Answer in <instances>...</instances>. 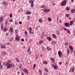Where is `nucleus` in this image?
Segmentation results:
<instances>
[{"label":"nucleus","instance_id":"nucleus-1","mask_svg":"<svg viewBox=\"0 0 75 75\" xmlns=\"http://www.w3.org/2000/svg\"><path fill=\"white\" fill-rule=\"evenodd\" d=\"M6 65L8 69H10L11 67H14V64H10L8 63H6Z\"/></svg>","mask_w":75,"mask_h":75},{"label":"nucleus","instance_id":"nucleus-2","mask_svg":"<svg viewBox=\"0 0 75 75\" xmlns=\"http://www.w3.org/2000/svg\"><path fill=\"white\" fill-rule=\"evenodd\" d=\"M67 4V1L65 0L63 1L62 3H61V6H65Z\"/></svg>","mask_w":75,"mask_h":75},{"label":"nucleus","instance_id":"nucleus-3","mask_svg":"<svg viewBox=\"0 0 75 75\" xmlns=\"http://www.w3.org/2000/svg\"><path fill=\"white\" fill-rule=\"evenodd\" d=\"M50 10L49 9H44L43 10V12L44 13H48L50 12Z\"/></svg>","mask_w":75,"mask_h":75},{"label":"nucleus","instance_id":"nucleus-4","mask_svg":"<svg viewBox=\"0 0 75 75\" xmlns=\"http://www.w3.org/2000/svg\"><path fill=\"white\" fill-rule=\"evenodd\" d=\"M23 70L25 74H29V72H28V71L27 69H24Z\"/></svg>","mask_w":75,"mask_h":75},{"label":"nucleus","instance_id":"nucleus-5","mask_svg":"<svg viewBox=\"0 0 75 75\" xmlns=\"http://www.w3.org/2000/svg\"><path fill=\"white\" fill-rule=\"evenodd\" d=\"M58 54L59 57H61V55H62L61 51L60 50L58 52Z\"/></svg>","mask_w":75,"mask_h":75},{"label":"nucleus","instance_id":"nucleus-6","mask_svg":"<svg viewBox=\"0 0 75 75\" xmlns=\"http://www.w3.org/2000/svg\"><path fill=\"white\" fill-rule=\"evenodd\" d=\"M45 35V34L44 33V32L42 33V35L41 37L42 40V39H43V38H44Z\"/></svg>","mask_w":75,"mask_h":75},{"label":"nucleus","instance_id":"nucleus-7","mask_svg":"<svg viewBox=\"0 0 75 75\" xmlns=\"http://www.w3.org/2000/svg\"><path fill=\"white\" fill-rule=\"evenodd\" d=\"M3 19H4V17L3 16H2L0 18V22H1L3 21Z\"/></svg>","mask_w":75,"mask_h":75},{"label":"nucleus","instance_id":"nucleus-8","mask_svg":"<svg viewBox=\"0 0 75 75\" xmlns=\"http://www.w3.org/2000/svg\"><path fill=\"white\" fill-rule=\"evenodd\" d=\"M65 25L66 27H69L70 26L69 25V23H66L64 24Z\"/></svg>","mask_w":75,"mask_h":75},{"label":"nucleus","instance_id":"nucleus-9","mask_svg":"<svg viewBox=\"0 0 75 75\" xmlns=\"http://www.w3.org/2000/svg\"><path fill=\"white\" fill-rule=\"evenodd\" d=\"M39 44L40 45H41V44H42V43H44V41L42 40H40L39 42Z\"/></svg>","mask_w":75,"mask_h":75},{"label":"nucleus","instance_id":"nucleus-10","mask_svg":"<svg viewBox=\"0 0 75 75\" xmlns=\"http://www.w3.org/2000/svg\"><path fill=\"white\" fill-rule=\"evenodd\" d=\"M52 65L53 68H54V69H57V65L54 64H52Z\"/></svg>","mask_w":75,"mask_h":75},{"label":"nucleus","instance_id":"nucleus-11","mask_svg":"<svg viewBox=\"0 0 75 75\" xmlns=\"http://www.w3.org/2000/svg\"><path fill=\"white\" fill-rule=\"evenodd\" d=\"M1 48H2V49H3V48L5 49V48H6V45H3L1 46Z\"/></svg>","mask_w":75,"mask_h":75},{"label":"nucleus","instance_id":"nucleus-12","mask_svg":"<svg viewBox=\"0 0 75 75\" xmlns=\"http://www.w3.org/2000/svg\"><path fill=\"white\" fill-rule=\"evenodd\" d=\"M29 31L30 34L31 35V34H32V31L31 30V27H30L29 28Z\"/></svg>","mask_w":75,"mask_h":75},{"label":"nucleus","instance_id":"nucleus-13","mask_svg":"<svg viewBox=\"0 0 75 75\" xmlns=\"http://www.w3.org/2000/svg\"><path fill=\"white\" fill-rule=\"evenodd\" d=\"M52 37H53V38H54L55 39L57 38V36H56V35L55 34H52Z\"/></svg>","mask_w":75,"mask_h":75},{"label":"nucleus","instance_id":"nucleus-14","mask_svg":"<svg viewBox=\"0 0 75 75\" xmlns=\"http://www.w3.org/2000/svg\"><path fill=\"white\" fill-rule=\"evenodd\" d=\"M16 41H20V38H19V37H18V36H17L16 38Z\"/></svg>","mask_w":75,"mask_h":75},{"label":"nucleus","instance_id":"nucleus-15","mask_svg":"<svg viewBox=\"0 0 75 75\" xmlns=\"http://www.w3.org/2000/svg\"><path fill=\"white\" fill-rule=\"evenodd\" d=\"M71 13H74L75 12V9H72L71 11Z\"/></svg>","mask_w":75,"mask_h":75},{"label":"nucleus","instance_id":"nucleus-16","mask_svg":"<svg viewBox=\"0 0 75 75\" xmlns=\"http://www.w3.org/2000/svg\"><path fill=\"white\" fill-rule=\"evenodd\" d=\"M28 52L29 55H30V54H31V51L30 50V49H28Z\"/></svg>","mask_w":75,"mask_h":75},{"label":"nucleus","instance_id":"nucleus-17","mask_svg":"<svg viewBox=\"0 0 75 75\" xmlns=\"http://www.w3.org/2000/svg\"><path fill=\"white\" fill-rule=\"evenodd\" d=\"M52 44L53 45H55V44H56V42L54 41H52Z\"/></svg>","mask_w":75,"mask_h":75},{"label":"nucleus","instance_id":"nucleus-18","mask_svg":"<svg viewBox=\"0 0 75 75\" xmlns=\"http://www.w3.org/2000/svg\"><path fill=\"white\" fill-rule=\"evenodd\" d=\"M74 21H71L70 22V25H72V24H73V23H74Z\"/></svg>","mask_w":75,"mask_h":75},{"label":"nucleus","instance_id":"nucleus-19","mask_svg":"<svg viewBox=\"0 0 75 75\" xmlns=\"http://www.w3.org/2000/svg\"><path fill=\"white\" fill-rule=\"evenodd\" d=\"M10 29L11 32H13V28L12 27H11Z\"/></svg>","mask_w":75,"mask_h":75},{"label":"nucleus","instance_id":"nucleus-20","mask_svg":"<svg viewBox=\"0 0 75 75\" xmlns=\"http://www.w3.org/2000/svg\"><path fill=\"white\" fill-rule=\"evenodd\" d=\"M29 2L30 3H34V1L33 0H29Z\"/></svg>","mask_w":75,"mask_h":75},{"label":"nucleus","instance_id":"nucleus-21","mask_svg":"<svg viewBox=\"0 0 75 75\" xmlns=\"http://www.w3.org/2000/svg\"><path fill=\"white\" fill-rule=\"evenodd\" d=\"M69 49H67V54H69Z\"/></svg>","mask_w":75,"mask_h":75},{"label":"nucleus","instance_id":"nucleus-22","mask_svg":"<svg viewBox=\"0 0 75 75\" xmlns=\"http://www.w3.org/2000/svg\"><path fill=\"white\" fill-rule=\"evenodd\" d=\"M1 30L3 29V23L1 24Z\"/></svg>","mask_w":75,"mask_h":75},{"label":"nucleus","instance_id":"nucleus-23","mask_svg":"<svg viewBox=\"0 0 75 75\" xmlns=\"http://www.w3.org/2000/svg\"><path fill=\"white\" fill-rule=\"evenodd\" d=\"M27 14L28 15L29 14H31V13L29 11H28L27 12Z\"/></svg>","mask_w":75,"mask_h":75},{"label":"nucleus","instance_id":"nucleus-24","mask_svg":"<svg viewBox=\"0 0 75 75\" xmlns=\"http://www.w3.org/2000/svg\"><path fill=\"white\" fill-rule=\"evenodd\" d=\"M47 39L49 40V41H51L52 40V38H51L48 37H47Z\"/></svg>","mask_w":75,"mask_h":75},{"label":"nucleus","instance_id":"nucleus-25","mask_svg":"<svg viewBox=\"0 0 75 75\" xmlns=\"http://www.w3.org/2000/svg\"><path fill=\"white\" fill-rule=\"evenodd\" d=\"M67 33H68V34H71V32L69 31V30H67Z\"/></svg>","mask_w":75,"mask_h":75},{"label":"nucleus","instance_id":"nucleus-26","mask_svg":"<svg viewBox=\"0 0 75 75\" xmlns=\"http://www.w3.org/2000/svg\"><path fill=\"white\" fill-rule=\"evenodd\" d=\"M44 70H45V71H46V72H48V69H47V68H45L44 69Z\"/></svg>","mask_w":75,"mask_h":75},{"label":"nucleus","instance_id":"nucleus-27","mask_svg":"<svg viewBox=\"0 0 75 75\" xmlns=\"http://www.w3.org/2000/svg\"><path fill=\"white\" fill-rule=\"evenodd\" d=\"M43 64H44L47 65V64H48V62H47L46 61H44L43 62Z\"/></svg>","mask_w":75,"mask_h":75},{"label":"nucleus","instance_id":"nucleus-28","mask_svg":"<svg viewBox=\"0 0 75 75\" xmlns=\"http://www.w3.org/2000/svg\"><path fill=\"white\" fill-rule=\"evenodd\" d=\"M51 60L52 62H55V60L54 59L52 58H51L50 59Z\"/></svg>","mask_w":75,"mask_h":75},{"label":"nucleus","instance_id":"nucleus-29","mask_svg":"<svg viewBox=\"0 0 75 75\" xmlns=\"http://www.w3.org/2000/svg\"><path fill=\"white\" fill-rule=\"evenodd\" d=\"M6 52H2V55L3 56L4 55H6Z\"/></svg>","mask_w":75,"mask_h":75},{"label":"nucleus","instance_id":"nucleus-30","mask_svg":"<svg viewBox=\"0 0 75 75\" xmlns=\"http://www.w3.org/2000/svg\"><path fill=\"white\" fill-rule=\"evenodd\" d=\"M47 50H49V51H51V49L49 47H47Z\"/></svg>","mask_w":75,"mask_h":75},{"label":"nucleus","instance_id":"nucleus-31","mask_svg":"<svg viewBox=\"0 0 75 75\" xmlns=\"http://www.w3.org/2000/svg\"><path fill=\"white\" fill-rule=\"evenodd\" d=\"M35 67H36V64H33V69L34 70V69H35Z\"/></svg>","mask_w":75,"mask_h":75},{"label":"nucleus","instance_id":"nucleus-32","mask_svg":"<svg viewBox=\"0 0 75 75\" xmlns=\"http://www.w3.org/2000/svg\"><path fill=\"white\" fill-rule=\"evenodd\" d=\"M66 17H69V16H70V15H69V14H66L65 15Z\"/></svg>","mask_w":75,"mask_h":75},{"label":"nucleus","instance_id":"nucleus-33","mask_svg":"<svg viewBox=\"0 0 75 75\" xmlns=\"http://www.w3.org/2000/svg\"><path fill=\"white\" fill-rule=\"evenodd\" d=\"M39 72H40V75H41L42 74V72H41V70H39Z\"/></svg>","mask_w":75,"mask_h":75},{"label":"nucleus","instance_id":"nucleus-34","mask_svg":"<svg viewBox=\"0 0 75 75\" xmlns=\"http://www.w3.org/2000/svg\"><path fill=\"white\" fill-rule=\"evenodd\" d=\"M11 62V61L10 60H8V62L7 63H8V64H10Z\"/></svg>","mask_w":75,"mask_h":75},{"label":"nucleus","instance_id":"nucleus-35","mask_svg":"<svg viewBox=\"0 0 75 75\" xmlns=\"http://www.w3.org/2000/svg\"><path fill=\"white\" fill-rule=\"evenodd\" d=\"M3 3L4 5H7V2H4Z\"/></svg>","mask_w":75,"mask_h":75},{"label":"nucleus","instance_id":"nucleus-36","mask_svg":"<svg viewBox=\"0 0 75 75\" xmlns=\"http://www.w3.org/2000/svg\"><path fill=\"white\" fill-rule=\"evenodd\" d=\"M69 48L70 49H71V50H72L73 49V47L72 46H69Z\"/></svg>","mask_w":75,"mask_h":75},{"label":"nucleus","instance_id":"nucleus-37","mask_svg":"<svg viewBox=\"0 0 75 75\" xmlns=\"http://www.w3.org/2000/svg\"><path fill=\"white\" fill-rule=\"evenodd\" d=\"M65 46H67L68 45V43H67V42H66L65 43Z\"/></svg>","mask_w":75,"mask_h":75},{"label":"nucleus","instance_id":"nucleus-38","mask_svg":"<svg viewBox=\"0 0 75 75\" xmlns=\"http://www.w3.org/2000/svg\"><path fill=\"white\" fill-rule=\"evenodd\" d=\"M28 33L26 30L25 31V34L27 35Z\"/></svg>","mask_w":75,"mask_h":75},{"label":"nucleus","instance_id":"nucleus-39","mask_svg":"<svg viewBox=\"0 0 75 75\" xmlns=\"http://www.w3.org/2000/svg\"><path fill=\"white\" fill-rule=\"evenodd\" d=\"M75 68V67L74 68H72V69H71V71L72 72H74V69Z\"/></svg>","mask_w":75,"mask_h":75},{"label":"nucleus","instance_id":"nucleus-40","mask_svg":"<svg viewBox=\"0 0 75 75\" xmlns=\"http://www.w3.org/2000/svg\"><path fill=\"white\" fill-rule=\"evenodd\" d=\"M16 60L17 61V62H20V61H19V60H18V58H16Z\"/></svg>","mask_w":75,"mask_h":75},{"label":"nucleus","instance_id":"nucleus-41","mask_svg":"<svg viewBox=\"0 0 75 75\" xmlns=\"http://www.w3.org/2000/svg\"><path fill=\"white\" fill-rule=\"evenodd\" d=\"M22 67V64H20L19 65V68H20V69Z\"/></svg>","mask_w":75,"mask_h":75},{"label":"nucleus","instance_id":"nucleus-42","mask_svg":"<svg viewBox=\"0 0 75 75\" xmlns=\"http://www.w3.org/2000/svg\"><path fill=\"white\" fill-rule=\"evenodd\" d=\"M28 20H29L30 19V16H28V18H27Z\"/></svg>","mask_w":75,"mask_h":75},{"label":"nucleus","instance_id":"nucleus-43","mask_svg":"<svg viewBox=\"0 0 75 75\" xmlns=\"http://www.w3.org/2000/svg\"><path fill=\"white\" fill-rule=\"evenodd\" d=\"M51 20H52L51 18H49L48 19V21H51Z\"/></svg>","mask_w":75,"mask_h":75},{"label":"nucleus","instance_id":"nucleus-44","mask_svg":"<svg viewBox=\"0 0 75 75\" xmlns=\"http://www.w3.org/2000/svg\"><path fill=\"white\" fill-rule=\"evenodd\" d=\"M33 6H34V3H32L31 4V7H33Z\"/></svg>","mask_w":75,"mask_h":75},{"label":"nucleus","instance_id":"nucleus-45","mask_svg":"<svg viewBox=\"0 0 75 75\" xmlns=\"http://www.w3.org/2000/svg\"><path fill=\"white\" fill-rule=\"evenodd\" d=\"M15 32V33H16V34H17V33H18V30H17V29L16 30Z\"/></svg>","mask_w":75,"mask_h":75},{"label":"nucleus","instance_id":"nucleus-46","mask_svg":"<svg viewBox=\"0 0 75 75\" xmlns=\"http://www.w3.org/2000/svg\"><path fill=\"white\" fill-rule=\"evenodd\" d=\"M63 29L64 31H67V29L65 27Z\"/></svg>","mask_w":75,"mask_h":75},{"label":"nucleus","instance_id":"nucleus-47","mask_svg":"<svg viewBox=\"0 0 75 75\" xmlns=\"http://www.w3.org/2000/svg\"><path fill=\"white\" fill-rule=\"evenodd\" d=\"M7 23H8V21L7 20H6L5 21V24H7Z\"/></svg>","mask_w":75,"mask_h":75},{"label":"nucleus","instance_id":"nucleus-48","mask_svg":"<svg viewBox=\"0 0 75 75\" xmlns=\"http://www.w3.org/2000/svg\"><path fill=\"white\" fill-rule=\"evenodd\" d=\"M13 19H11L9 20V22H13Z\"/></svg>","mask_w":75,"mask_h":75},{"label":"nucleus","instance_id":"nucleus-49","mask_svg":"<svg viewBox=\"0 0 75 75\" xmlns=\"http://www.w3.org/2000/svg\"><path fill=\"white\" fill-rule=\"evenodd\" d=\"M10 17L11 18H12V14H10L9 15Z\"/></svg>","mask_w":75,"mask_h":75},{"label":"nucleus","instance_id":"nucleus-50","mask_svg":"<svg viewBox=\"0 0 75 75\" xmlns=\"http://www.w3.org/2000/svg\"><path fill=\"white\" fill-rule=\"evenodd\" d=\"M67 10H69V7H67Z\"/></svg>","mask_w":75,"mask_h":75},{"label":"nucleus","instance_id":"nucleus-51","mask_svg":"<svg viewBox=\"0 0 75 75\" xmlns=\"http://www.w3.org/2000/svg\"><path fill=\"white\" fill-rule=\"evenodd\" d=\"M45 6L44 5H42L41 6V8H43V7H44Z\"/></svg>","mask_w":75,"mask_h":75},{"label":"nucleus","instance_id":"nucleus-52","mask_svg":"<svg viewBox=\"0 0 75 75\" xmlns=\"http://www.w3.org/2000/svg\"><path fill=\"white\" fill-rule=\"evenodd\" d=\"M13 40V38H12L10 39V40L11 41H12Z\"/></svg>","mask_w":75,"mask_h":75},{"label":"nucleus","instance_id":"nucleus-53","mask_svg":"<svg viewBox=\"0 0 75 75\" xmlns=\"http://www.w3.org/2000/svg\"><path fill=\"white\" fill-rule=\"evenodd\" d=\"M39 21L40 23H42V20H41V19H40L39 20Z\"/></svg>","mask_w":75,"mask_h":75},{"label":"nucleus","instance_id":"nucleus-54","mask_svg":"<svg viewBox=\"0 0 75 75\" xmlns=\"http://www.w3.org/2000/svg\"><path fill=\"white\" fill-rule=\"evenodd\" d=\"M19 24H22V22H21V21L19 22Z\"/></svg>","mask_w":75,"mask_h":75},{"label":"nucleus","instance_id":"nucleus-55","mask_svg":"<svg viewBox=\"0 0 75 75\" xmlns=\"http://www.w3.org/2000/svg\"><path fill=\"white\" fill-rule=\"evenodd\" d=\"M15 25H17V22H15Z\"/></svg>","mask_w":75,"mask_h":75},{"label":"nucleus","instance_id":"nucleus-56","mask_svg":"<svg viewBox=\"0 0 75 75\" xmlns=\"http://www.w3.org/2000/svg\"><path fill=\"white\" fill-rule=\"evenodd\" d=\"M21 75H24V73H23V72H21Z\"/></svg>","mask_w":75,"mask_h":75},{"label":"nucleus","instance_id":"nucleus-57","mask_svg":"<svg viewBox=\"0 0 75 75\" xmlns=\"http://www.w3.org/2000/svg\"><path fill=\"white\" fill-rule=\"evenodd\" d=\"M4 30L5 31H7V29L6 28H5L4 29Z\"/></svg>","mask_w":75,"mask_h":75},{"label":"nucleus","instance_id":"nucleus-58","mask_svg":"<svg viewBox=\"0 0 75 75\" xmlns=\"http://www.w3.org/2000/svg\"><path fill=\"white\" fill-rule=\"evenodd\" d=\"M33 41V39H30L29 40L30 42H31V41Z\"/></svg>","mask_w":75,"mask_h":75},{"label":"nucleus","instance_id":"nucleus-59","mask_svg":"<svg viewBox=\"0 0 75 75\" xmlns=\"http://www.w3.org/2000/svg\"><path fill=\"white\" fill-rule=\"evenodd\" d=\"M59 22L60 23H62V21H61V20H59Z\"/></svg>","mask_w":75,"mask_h":75},{"label":"nucleus","instance_id":"nucleus-60","mask_svg":"<svg viewBox=\"0 0 75 75\" xmlns=\"http://www.w3.org/2000/svg\"><path fill=\"white\" fill-rule=\"evenodd\" d=\"M62 64V62H59V65H61Z\"/></svg>","mask_w":75,"mask_h":75},{"label":"nucleus","instance_id":"nucleus-61","mask_svg":"<svg viewBox=\"0 0 75 75\" xmlns=\"http://www.w3.org/2000/svg\"><path fill=\"white\" fill-rule=\"evenodd\" d=\"M22 41H24V39H21Z\"/></svg>","mask_w":75,"mask_h":75},{"label":"nucleus","instance_id":"nucleus-62","mask_svg":"<svg viewBox=\"0 0 75 75\" xmlns=\"http://www.w3.org/2000/svg\"><path fill=\"white\" fill-rule=\"evenodd\" d=\"M0 69H1L2 68V65L0 66Z\"/></svg>","mask_w":75,"mask_h":75},{"label":"nucleus","instance_id":"nucleus-63","mask_svg":"<svg viewBox=\"0 0 75 75\" xmlns=\"http://www.w3.org/2000/svg\"><path fill=\"white\" fill-rule=\"evenodd\" d=\"M9 34L8 33H7L6 34V35L7 36Z\"/></svg>","mask_w":75,"mask_h":75},{"label":"nucleus","instance_id":"nucleus-64","mask_svg":"<svg viewBox=\"0 0 75 75\" xmlns=\"http://www.w3.org/2000/svg\"><path fill=\"white\" fill-rule=\"evenodd\" d=\"M44 75H47V74L46 73H45L44 74Z\"/></svg>","mask_w":75,"mask_h":75}]
</instances>
